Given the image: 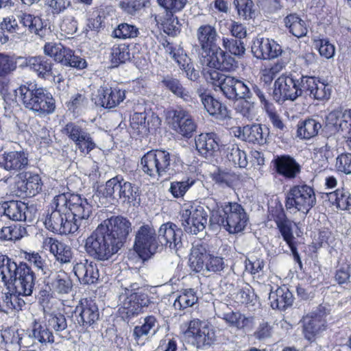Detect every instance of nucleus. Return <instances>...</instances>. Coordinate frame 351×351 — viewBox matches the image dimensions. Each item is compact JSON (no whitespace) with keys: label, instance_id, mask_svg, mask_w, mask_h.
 <instances>
[{"label":"nucleus","instance_id":"obj_1","mask_svg":"<svg viewBox=\"0 0 351 351\" xmlns=\"http://www.w3.org/2000/svg\"><path fill=\"white\" fill-rule=\"evenodd\" d=\"M0 280L19 294L32 295L35 285L34 273L27 263L19 265L5 255H0Z\"/></svg>","mask_w":351,"mask_h":351},{"label":"nucleus","instance_id":"obj_2","mask_svg":"<svg viewBox=\"0 0 351 351\" xmlns=\"http://www.w3.org/2000/svg\"><path fill=\"white\" fill-rule=\"evenodd\" d=\"M90 213L86 199L77 194L64 193L54 197L45 219H88Z\"/></svg>","mask_w":351,"mask_h":351},{"label":"nucleus","instance_id":"obj_3","mask_svg":"<svg viewBox=\"0 0 351 351\" xmlns=\"http://www.w3.org/2000/svg\"><path fill=\"white\" fill-rule=\"evenodd\" d=\"M15 92L20 95L24 107L36 116L45 117L56 110V100L52 94L48 89L39 86L35 82H26Z\"/></svg>","mask_w":351,"mask_h":351},{"label":"nucleus","instance_id":"obj_4","mask_svg":"<svg viewBox=\"0 0 351 351\" xmlns=\"http://www.w3.org/2000/svg\"><path fill=\"white\" fill-rule=\"evenodd\" d=\"M108 228L100 223L86 240V252L98 260H108L119 251L112 239L108 235Z\"/></svg>","mask_w":351,"mask_h":351},{"label":"nucleus","instance_id":"obj_5","mask_svg":"<svg viewBox=\"0 0 351 351\" xmlns=\"http://www.w3.org/2000/svg\"><path fill=\"white\" fill-rule=\"evenodd\" d=\"M316 202L314 189L306 184L292 186L286 194V208L293 212L306 215Z\"/></svg>","mask_w":351,"mask_h":351},{"label":"nucleus","instance_id":"obj_6","mask_svg":"<svg viewBox=\"0 0 351 351\" xmlns=\"http://www.w3.org/2000/svg\"><path fill=\"white\" fill-rule=\"evenodd\" d=\"M304 75L296 73L280 75L274 82V97L277 101H295L304 95Z\"/></svg>","mask_w":351,"mask_h":351},{"label":"nucleus","instance_id":"obj_7","mask_svg":"<svg viewBox=\"0 0 351 351\" xmlns=\"http://www.w3.org/2000/svg\"><path fill=\"white\" fill-rule=\"evenodd\" d=\"M171 157L170 153L165 149H152L141 158V169L153 178L170 174Z\"/></svg>","mask_w":351,"mask_h":351},{"label":"nucleus","instance_id":"obj_8","mask_svg":"<svg viewBox=\"0 0 351 351\" xmlns=\"http://www.w3.org/2000/svg\"><path fill=\"white\" fill-rule=\"evenodd\" d=\"M119 298L122 300V306L128 317L138 315L143 307L148 306L149 298L145 289L139 287L137 283H132L122 288Z\"/></svg>","mask_w":351,"mask_h":351},{"label":"nucleus","instance_id":"obj_9","mask_svg":"<svg viewBox=\"0 0 351 351\" xmlns=\"http://www.w3.org/2000/svg\"><path fill=\"white\" fill-rule=\"evenodd\" d=\"M188 342L197 348L211 346L216 341L214 328L208 322L193 319L189 323L188 328L184 332Z\"/></svg>","mask_w":351,"mask_h":351},{"label":"nucleus","instance_id":"obj_10","mask_svg":"<svg viewBox=\"0 0 351 351\" xmlns=\"http://www.w3.org/2000/svg\"><path fill=\"white\" fill-rule=\"evenodd\" d=\"M135 250L143 260L149 258L157 253L161 245L152 226H142L136 235Z\"/></svg>","mask_w":351,"mask_h":351},{"label":"nucleus","instance_id":"obj_11","mask_svg":"<svg viewBox=\"0 0 351 351\" xmlns=\"http://www.w3.org/2000/svg\"><path fill=\"white\" fill-rule=\"evenodd\" d=\"M17 180L12 189L13 195L19 197H34L42 191L43 182L38 173L22 172L16 176Z\"/></svg>","mask_w":351,"mask_h":351},{"label":"nucleus","instance_id":"obj_12","mask_svg":"<svg viewBox=\"0 0 351 351\" xmlns=\"http://www.w3.org/2000/svg\"><path fill=\"white\" fill-rule=\"evenodd\" d=\"M204 53V62L210 69L230 72L237 67L234 58L217 45Z\"/></svg>","mask_w":351,"mask_h":351},{"label":"nucleus","instance_id":"obj_13","mask_svg":"<svg viewBox=\"0 0 351 351\" xmlns=\"http://www.w3.org/2000/svg\"><path fill=\"white\" fill-rule=\"evenodd\" d=\"M167 119L171 128L185 138H191L197 125L189 112L182 108L168 112Z\"/></svg>","mask_w":351,"mask_h":351},{"label":"nucleus","instance_id":"obj_14","mask_svg":"<svg viewBox=\"0 0 351 351\" xmlns=\"http://www.w3.org/2000/svg\"><path fill=\"white\" fill-rule=\"evenodd\" d=\"M75 314L77 324L85 328H93L100 317V312L96 302L88 298L80 300L75 307Z\"/></svg>","mask_w":351,"mask_h":351},{"label":"nucleus","instance_id":"obj_15","mask_svg":"<svg viewBox=\"0 0 351 351\" xmlns=\"http://www.w3.org/2000/svg\"><path fill=\"white\" fill-rule=\"evenodd\" d=\"M125 93L126 90L119 86H101L93 100L97 106L110 109L123 101L125 99Z\"/></svg>","mask_w":351,"mask_h":351},{"label":"nucleus","instance_id":"obj_16","mask_svg":"<svg viewBox=\"0 0 351 351\" xmlns=\"http://www.w3.org/2000/svg\"><path fill=\"white\" fill-rule=\"evenodd\" d=\"M124 178L121 176H116L108 180L104 186H99L93 197L96 201L99 199V202L104 205L107 203L111 204L115 202H119V191L123 186Z\"/></svg>","mask_w":351,"mask_h":351},{"label":"nucleus","instance_id":"obj_17","mask_svg":"<svg viewBox=\"0 0 351 351\" xmlns=\"http://www.w3.org/2000/svg\"><path fill=\"white\" fill-rule=\"evenodd\" d=\"M28 153L23 149L5 151L0 154V168L14 174L28 166Z\"/></svg>","mask_w":351,"mask_h":351},{"label":"nucleus","instance_id":"obj_18","mask_svg":"<svg viewBox=\"0 0 351 351\" xmlns=\"http://www.w3.org/2000/svg\"><path fill=\"white\" fill-rule=\"evenodd\" d=\"M269 134V128L265 125L254 123L239 127L235 136L245 142L263 145L266 143Z\"/></svg>","mask_w":351,"mask_h":351},{"label":"nucleus","instance_id":"obj_19","mask_svg":"<svg viewBox=\"0 0 351 351\" xmlns=\"http://www.w3.org/2000/svg\"><path fill=\"white\" fill-rule=\"evenodd\" d=\"M304 95L318 101L328 100L332 93V86L324 80L315 77L304 75Z\"/></svg>","mask_w":351,"mask_h":351},{"label":"nucleus","instance_id":"obj_20","mask_svg":"<svg viewBox=\"0 0 351 351\" xmlns=\"http://www.w3.org/2000/svg\"><path fill=\"white\" fill-rule=\"evenodd\" d=\"M197 93L206 112L218 121H225L231 118L230 110L226 105L217 99L210 93L198 90Z\"/></svg>","mask_w":351,"mask_h":351},{"label":"nucleus","instance_id":"obj_21","mask_svg":"<svg viewBox=\"0 0 351 351\" xmlns=\"http://www.w3.org/2000/svg\"><path fill=\"white\" fill-rule=\"evenodd\" d=\"M250 81L230 76L225 81L223 95L229 100L238 101L241 98H250L252 93L249 90Z\"/></svg>","mask_w":351,"mask_h":351},{"label":"nucleus","instance_id":"obj_22","mask_svg":"<svg viewBox=\"0 0 351 351\" xmlns=\"http://www.w3.org/2000/svg\"><path fill=\"white\" fill-rule=\"evenodd\" d=\"M182 232L174 223L168 221L162 224L158 230V239L161 247L165 245L170 249L178 250L182 245Z\"/></svg>","mask_w":351,"mask_h":351},{"label":"nucleus","instance_id":"obj_23","mask_svg":"<svg viewBox=\"0 0 351 351\" xmlns=\"http://www.w3.org/2000/svg\"><path fill=\"white\" fill-rule=\"evenodd\" d=\"M272 163L276 172L286 179L295 178L301 171V165L289 155L276 156Z\"/></svg>","mask_w":351,"mask_h":351},{"label":"nucleus","instance_id":"obj_24","mask_svg":"<svg viewBox=\"0 0 351 351\" xmlns=\"http://www.w3.org/2000/svg\"><path fill=\"white\" fill-rule=\"evenodd\" d=\"M102 223L108 228V235L112 239L114 243L120 250L132 232V224L130 221H104Z\"/></svg>","mask_w":351,"mask_h":351},{"label":"nucleus","instance_id":"obj_25","mask_svg":"<svg viewBox=\"0 0 351 351\" xmlns=\"http://www.w3.org/2000/svg\"><path fill=\"white\" fill-rule=\"evenodd\" d=\"M195 143L197 152L205 158L213 156L219 149L220 139L214 132L198 135L195 138Z\"/></svg>","mask_w":351,"mask_h":351},{"label":"nucleus","instance_id":"obj_26","mask_svg":"<svg viewBox=\"0 0 351 351\" xmlns=\"http://www.w3.org/2000/svg\"><path fill=\"white\" fill-rule=\"evenodd\" d=\"M73 271L82 285L94 284L97 282L99 277L97 265L88 260L77 263L73 267Z\"/></svg>","mask_w":351,"mask_h":351},{"label":"nucleus","instance_id":"obj_27","mask_svg":"<svg viewBox=\"0 0 351 351\" xmlns=\"http://www.w3.org/2000/svg\"><path fill=\"white\" fill-rule=\"evenodd\" d=\"M303 333L308 341L315 337L326 328V319L321 314L312 313L303 318Z\"/></svg>","mask_w":351,"mask_h":351},{"label":"nucleus","instance_id":"obj_28","mask_svg":"<svg viewBox=\"0 0 351 351\" xmlns=\"http://www.w3.org/2000/svg\"><path fill=\"white\" fill-rule=\"evenodd\" d=\"M43 245L45 250H49L60 263H68L71 262L73 253L69 245L51 237L47 238L44 241Z\"/></svg>","mask_w":351,"mask_h":351},{"label":"nucleus","instance_id":"obj_29","mask_svg":"<svg viewBox=\"0 0 351 351\" xmlns=\"http://www.w3.org/2000/svg\"><path fill=\"white\" fill-rule=\"evenodd\" d=\"M122 205L138 207L141 204V191L134 183L124 180L119 191V202Z\"/></svg>","mask_w":351,"mask_h":351},{"label":"nucleus","instance_id":"obj_30","mask_svg":"<svg viewBox=\"0 0 351 351\" xmlns=\"http://www.w3.org/2000/svg\"><path fill=\"white\" fill-rule=\"evenodd\" d=\"M160 83L163 88L184 101L189 103L192 101L189 91L183 86L180 80L176 76L171 74L163 75L162 76Z\"/></svg>","mask_w":351,"mask_h":351},{"label":"nucleus","instance_id":"obj_31","mask_svg":"<svg viewBox=\"0 0 351 351\" xmlns=\"http://www.w3.org/2000/svg\"><path fill=\"white\" fill-rule=\"evenodd\" d=\"M23 34L22 27L13 15L3 18L0 22V46L9 41V35L14 38H20Z\"/></svg>","mask_w":351,"mask_h":351},{"label":"nucleus","instance_id":"obj_32","mask_svg":"<svg viewBox=\"0 0 351 351\" xmlns=\"http://www.w3.org/2000/svg\"><path fill=\"white\" fill-rule=\"evenodd\" d=\"M19 22L24 27H27L30 33H34L40 38H43L48 29L47 25H44L43 19L30 14L23 13L18 16Z\"/></svg>","mask_w":351,"mask_h":351},{"label":"nucleus","instance_id":"obj_33","mask_svg":"<svg viewBox=\"0 0 351 351\" xmlns=\"http://www.w3.org/2000/svg\"><path fill=\"white\" fill-rule=\"evenodd\" d=\"M269 300L272 308L285 310L293 304L292 293L286 287H278L275 291H271Z\"/></svg>","mask_w":351,"mask_h":351},{"label":"nucleus","instance_id":"obj_34","mask_svg":"<svg viewBox=\"0 0 351 351\" xmlns=\"http://www.w3.org/2000/svg\"><path fill=\"white\" fill-rule=\"evenodd\" d=\"M25 64L36 72L39 77L46 79L51 75L52 63L45 56H38L26 58Z\"/></svg>","mask_w":351,"mask_h":351},{"label":"nucleus","instance_id":"obj_35","mask_svg":"<svg viewBox=\"0 0 351 351\" xmlns=\"http://www.w3.org/2000/svg\"><path fill=\"white\" fill-rule=\"evenodd\" d=\"M196 36L203 52L217 45L218 34L215 28L210 25H202L199 27Z\"/></svg>","mask_w":351,"mask_h":351},{"label":"nucleus","instance_id":"obj_36","mask_svg":"<svg viewBox=\"0 0 351 351\" xmlns=\"http://www.w3.org/2000/svg\"><path fill=\"white\" fill-rule=\"evenodd\" d=\"M210 254H207L206 247L202 243L194 245L191 249L189 264L191 269L195 272L204 271V263Z\"/></svg>","mask_w":351,"mask_h":351},{"label":"nucleus","instance_id":"obj_37","mask_svg":"<svg viewBox=\"0 0 351 351\" xmlns=\"http://www.w3.org/2000/svg\"><path fill=\"white\" fill-rule=\"evenodd\" d=\"M321 129L322 124L317 120L308 118L298 122L297 136L300 139L308 140L316 136Z\"/></svg>","mask_w":351,"mask_h":351},{"label":"nucleus","instance_id":"obj_38","mask_svg":"<svg viewBox=\"0 0 351 351\" xmlns=\"http://www.w3.org/2000/svg\"><path fill=\"white\" fill-rule=\"evenodd\" d=\"M29 337L35 341L45 344L47 343H53L55 341L52 332L46 324L37 319H35L32 323Z\"/></svg>","mask_w":351,"mask_h":351},{"label":"nucleus","instance_id":"obj_39","mask_svg":"<svg viewBox=\"0 0 351 351\" xmlns=\"http://www.w3.org/2000/svg\"><path fill=\"white\" fill-rule=\"evenodd\" d=\"M48 325L56 335L63 339H69L71 332L69 328L66 317L60 313H50L47 319Z\"/></svg>","mask_w":351,"mask_h":351},{"label":"nucleus","instance_id":"obj_40","mask_svg":"<svg viewBox=\"0 0 351 351\" xmlns=\"http://www.w3.org/2000/svg\"><path fill=\"white\" fill-rule=\"evenodd\" d=\"M212 179L216 184L221 188H232L238 181V176L233 171L226 169L217 168L212 173Z\"/></svg>","mask_w":351,"mask_h":351},{"label":"nucleus","instance_id":"obj_41","mask_svg":"<svg viewBox=\"0 0 351 351\" xmlns=\"http://www.w3.org/2000/svg\"><path fill=\"white\" fill-rule=\"evenodd\" d=\"M27 204L22 202L10 201L0 204V217L5 216L8 219H22V211Z\"/></svg>","mask_w":351,"mask_h":351},{"label":"nucleus","instance_id":"obj_42","mask_svg":"<svg viewBox=\"0 0 351 351\" xmlns=\"http://www.w3.org/2000/svg\"><path fill=\"white\" fill-rule=\"evenodd\" d=\"M284 22L285 26L289 29V32L297 38H302L306 35L308 29L306 22L302 20L297 14L287 15Z\"/></svg>","mask_w":351,"mask_h":351},{"label":"nucleus","instance_id":"obj_43","mask_svg":"<svg viewBox=\"0 0 351 351\" xmlns=\"http://www.w3.org/2000/svg\"><path fill=\"white\" fill-rule=\"evenodd\" d=\"M61 132L75 145L89 132V130L82 123L70 121L62 128Z\"/></svg>","mask_w":351,"mask_h":351},{"label":"nucleus","instance_id":"obj_44","mask_svg":"<svg viewBox=\"0 0 351 351\" xmlns=\"http://www.w3.org/2000/svg\"><path fill=\"white\" fill-rule=\"evenodd\" d=\"M53 292L59 295L69 293L73 288V283L69 276L64 271L55 274L50 282Z\"/></svg>","mask_w":351,"mask_h":351},{"label":"nucleus","instance_id":"obj_45","mask_svg":"<svg viewBox=\"0 0 351 351\" xmlns=\"http://www.w3.org/2000/svg\"><path fill=\"white\" fill-rule=\"evenodd\" d=\"M223 213L220 214L221 219H248L243 206L237 202H228L221 206Z\"/></svg>","mask_w":351,"mask_h":351},{"label":"nucleus","instance_id":"obj_46","mask_svg":"<svg viewBox=\"0 0 351 351\" xmlns=\"http://www.w3.org/2000/svg\"><path fill=\"white\" fill-rule=\"evenodd\" d=\"M80 221H44L47 228H51L53 232L60 234H74L79 228Z\"/></svg>","mask_w":351,"mask_h":351},{"label":"nucleus","instance_id":"obj_47","mask_svg":"<svg viewBox=\"0 0 351 351\" xmlns=\"http://www.w3.org/2000/svg\"><path fill=\"white\" fill-rule=\"evenodd\" d=\"M158 328L156 318L153 315L147 316L144 322L141 326H136L133 330V335L136 339H138L148 335H154Z\"/></svg>","mask_w":351,"mask_h":351},{"label":"nucleus","instance_id":"obj_48","mask_svg":"<svg viewBox=\"0 0 351 351\" xmlns=\"http://www.w3.org/2000/svg\"><path fill=\"white\" fill-rule=\"evenodd\" d=\"M145 112H135L130 118L132 132L139 136H147L149 132V123Z\"/></svg>","mask_w":351,"mask_h":351},{"label":"nucleus","instance_id":"obj_49","mask_svg":"<svg viewBox=\"0 0 351 351\" xmlns=\"http://www.w3.org/2000/svg\"><path fill=\"white\" fill-rule=\"evenodd\" d=\"M131 58L129 45L120 44L114 45L111 49L110 62L113 67H117L121 64L129 61Z\"/></svg>","mask_w":351,"mask_h":351},{"label":"nucleus","instance_id":"obj_50","mask_svg":"<svg viewBox=\"0 0 351 351\" xmlns=\"http://www.w3.org/2000/svg\"><path fill=\"white\" fill-rule=\"evenodd\" d=\"M23 333L20 334L18 330H5L1 333V337L5 343V349L8 351H18L20 350L23 343Z\"/></svg>","mask_w":351,"mask_h":351},{"label":"nucleus","instance_id":"obj_51","mask_svg":"<svg viewBox=\"0 0 351 351\" xmlns=\"http://www.w3.org/2000/svg\"><path fill=\"white\" fill-rule=\"evenodd\" d=\"M227 158L235 167L240 168H245L248 164L246 153L241 150L237 144H232L228 147Z\"/></svg>","mask_w":351,"mask_h":351},{"label":"nucleus","instance_id":"obj_52","mask_svg":"<svg viewBox=\"0 0 351 351\" xmlns=\"http://www.w3.org/2000/svg\"><path fill=\"white\" fill-rule=\"evenodd\" d=\"M60 63L63 66L75 68L77 70L84 69L88 65L84 58L76 55L75 51L69 47L66 48Z\"/></svg>","mask_w":351,"mask_h":351},{"label":"nucleus","instance_id":"obj_53","mask_svg":"<svg viewBox=\"0 0 351 351\" xmlns=\"http://www.w3.org/2000/svg\"><path fill=\"white\" fill-rule=\"evenodd\" d=\"M21 57L0 53V78L12 73L17 67V60Z\"/></svg>","mask_w":351,"mask_h":351},{"label":"nucleus","instance_id":"obj_54","mask_svg":"<svg viewBox=\"0 0 351 351\" xmlns=\"http://www.w3.org/2000/svg\"><path fill=\"white\" fill-rule=\"evenodd\" d=\"M108 22V16L104 11L99 10L93 12L88 19L86 26L91 31L99 32L106 28Z\"/></svg>","mask_w":351,"mask_h":351},{"label":"nucleus","instance_id":"obj_55","mask_svg":"<svg viewBox=\"0 0 351 351\" xmlns=\"http://www.w3.org/2000/svg\"><path fill=\"white\" fill-rule=\"evenodd\" d=\"M233 5L240 18L250 20L255 17L256 9L252 0H233Z\"/></svg>","mask_w":351,"mask_h":351},{"label":"nucleus","instance_id":"obj_56","mask_svg":"<svg viewBox=\"0 0 351 351\" xmlns=\"http://www.w3.org/2000/svg\"><path fill=\"white\" fill-rule=\"evenodd\" d=\"M198 300V298L193 289H186L182 291L176 298L173 306L176 308L184 309L193 306Z\"/></svg>","mask_w":351,"mask_h":351},{"label":"nucleus","instance_id":"obj_57","mask_svg":"<svg viewBox=\"0 0 351 351\" xmlns=\"http://www.w3.org/2000/svg\"><path fill=\"white\" fill-rule=\"evenodd\" d=\"M215 69H211L210 68L208 70H205L204 72V77L206 81L213 85L216 90V88H219L222 92L225 87V81L228 82V79L230 75L223 74Z\"/></svg>","mask_w":351,"mask_h":351},{"label":"nucleus","instance_id":"obj_58","mask_svg":"<svg viewBox=\"0 0 351 351\" xmlns=\"http://www.w3.org/2000/svg\"><path fill=\"white\" fill-rule=\"evenodd\" d=\"M222 46L230 54L242 57L245 52V47L242 40L233 38L223 37Z\"/></svg>","mask_w":351,"mask_h":351},{"label":"nucleus","instance_id":"obj_59","mask_svg":"<svg viewBox=\"0 0 351 351\" xmlns=\"http://www.w3.org/2000/svg\"><path fill=\"white\" fill-rule=\"evenodd\" d=\"M138 34V28L127 23H120L112 32V36L121 39L134 38Z\"/></svg>","mask_w":351,"mask_h":351},{"label":"nucleus","instance_id":"obj_60","mask_svg":"<svg viewBox=\"0 0 351 351\" xmlns=\"http://www.w3.org/2000/svg\"><path fill=\"white\" fill-rule=\"evenodd\" d=\"M339 116V112L332 111L326 117L325 124L320 130L324 136L329 138L339 134L338 117Z\"/></svg>","mask_w":351,"mask_h":351},{"label":"nucleus","instance_id":"obj_61","mask_svg":"<svg viewBox=\"0 0 351 351\" xmlns=\"http://www.w3.org/2000/svg\"><path fill=\"white\" fill-rule=\"evenodd\" d=\"M66 48L60 43L48 42L45 44L43 50L45 55L53 58L55 62L60 63Z\"/></svg>","mask_w":351,"mask_h":351},{"label":"nucleus","instance_id":"obj_62","mask_svg":"<svg viewBox=\"0 0 351 351\" xmlns=\"http://www.w3.org/2000/svg\"><path fill=\"white\" fill-rule=\"evenodd\" d=\"M237 104V110L244 117L248 119H252L255 115V101L252 97V94L250 98H241Z\"/></svg>","mask_w":351,"mask_h":351},{"label":"nucleus","instance_id":"obj_63","mask_svg":"<svg viewBox=\"0 0 351 351\" xmlns=\"http://www.w3.org/2000/svg\"><path fill=\"white\" fill-rule=\"evenodd\" d=\"M277 226L284 240L290 247L291 251L295 250V247L293 243L294 239L293 235V226H295L292 221H276Z\"/></svg>","mask_w":351,"mask_h":351},{"label":"nucleus","instance_id":"obj_64","mask_svg":"<svg viewBox=\"0 0 351 351\" xmlns=\"http://www.w3.org/2000/svg\"><path fill=\"white\" fill-rule=\"evenodd\" d=\"M149 0H123L119 3V7L125 13L134 15L138 11L147 6Z\"/></svg>","mask_w":351,"mask_h":351}]
</instances>
